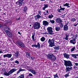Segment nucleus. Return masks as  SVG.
<instances>
[{
    "label": "nucleus",
    "instance_id": "nucleus-1",
    "mask_svg": "<svg viewBox=\"0 0 78 78\" xmlns=\"http://www.w3.org/2000/svg\"><path fill=\"white\" fill-rule=\"evenodd\" d=\"M54 39H49L48 41V43L49 44V45L50 47H54L55 46V44Z\"/></svg>",
    "mask_w": 78,
    "mask_h": 78
},
{
    "label": "nucleus",
    "instance_id": "nucleus-2",
    "mask_svg": "<svg viewBox=\"0 0 78 78\" xmlns=\"http://www.w3.org/2000/svg\"><path fill=\"white\" fill-rule=\"evenodd\" d=\"M64 65L66 67H70V66H73V64L70 61H66L64 62Z\"/></svg>",
    "mask_w": 78,
    "mask_h": 78
},
{
    "label": "nucleus",
    "instance_id": "nucleus-3",
    "mask_svg": "<svg viewBox=\"0 0 78 78\" xmlns=\"http://www.w3.org/2000/svg\"><path fill=\"white\" fill-rule=\"evenodd\" d=\"M47 57L52 61H55L56 60V57L54 55L52 54L51 55L50 54H48L47 55Z\"/></svg>",
    "mask_w": 78,
    "mask_h": 78
},
{
    "label": "nucleus",
    "instance_id": "nucleus-4",
    "mask_svg": "<svg viewBox=\"0 0 78 78\" xmlns=\"http://www.w3.org/2000/svg\"><path fill=\"white\" fill-rule=\"evenodd\" d=\"M48 33H46V34H53V29L52 27H49L47 28Z\"/></svg>",
    "mask_w": 78,
    "mask_h": 78
},
{
    "label": "nucleus",
    "instance_id": "nucleus-5",
    "mask_svg": "<svg viewBox=\"0 0 78 78\" xmlns=\"http://www.w3.org/2000/svg\"><path fill=\"white\" fill-rule=\"evenodd\" d=\"M34 27L35 29H39L41 27L40 26V23L38 22H36L34 23Z\"/></svg>",
    "mask_w": 78,
    "mask_h": 78
},
{
    "label": "nucleus",
    "instance_id": "nucleus-6",
    "mask_svg": "<svg viewBox=\"0 0 78 78\" xmlns=\"http://www.w3.org/2000/svg\"><path fill=\"white\" fill-rule=\"evenodd\" d=\"M24 0H19V2H16V4L18 5H19L20 6H23L24 5L25 3L24 2H23Z\"/></svg>",
    "mask_w": 78,
    "mask_h": 78
},
{
    "label": "nucleus",
    "instance_id": "nucleus-7",
    "mask_svg": "<svg viewBox=\"0 0 78 78\" xmlns=\"http://www.w3.org/2000/svg\"><path fill=\"white\" fill-rule=\"evenodd\" d=\"M28 70L29 72H31V73H33L34 75H36V74L37 73V72L34 69H28Z\"/></svg>",
    "mask_w": 78,
    "mask_h": 78
},
{
    "label": "nucleus",
    "instance_id": "nucleus-8",
    "mask_svg": "<svg viewBox=\"0 0 78 78\" xmlns=\"http://www.w3.org/2000/svg\"><path fill=\"white\" fill-rule=\"evenodd\" d=\"M5 33H6L7 35L9 36V37H12V34L9 32V30H6L5 31Z\"/></svg>",
    "mask_w": 78,
    "mask_h": 78
},
{
    "label": "nucleus",
    "instance_id": "nucleus-9",
    "mask_svg": "<svg viewBox=\"0 0 78 78\" xmlns=\"http://www.w3.org/2000/svg\"><path fill=\"white\" fill-rule=\"evenodd\" d=\"M69 33H66L65 34L66 37H64L63 38V39H65V40H66V41H68V40H69V38L68 37H69Z\"/></svg>",
    "mask_w": 78,
    "mask_h": 78
},
{
    "label": "nucleus",
    "instance_id": "nucleus-10",
    "mask_svg": "<svg viewBox=\"0 0 78 78\" xmlns=\"http://www.w3.org/2000/svg\"><path fill=\"white\" fill-rule=\"evenodd\" d=\"M3 56L4 58H6V57H7V58H11V56H12V54H7L3 55Z\"/></svg>",
    "mask_w": 78,
    "mask_h": 78
},
{
    "label": "nucleus",
    "instance_id": "nucleus-11",
    "mask_svg": "<svg viewBox=\"0 0 78 78\" xmlns=\"http://www.w3.org/2000/svg\"><path fill=\"white\" fill-rule=\"evenodd\" d=\"M18 44L21 47H22V48H23V47H25V45L24 44H23V43L21 41H19L18 42Z\"/></svg>",
    "mask_w": 78,
    "mask_h": 78
},
{
    "label": "nucleus",
    "instance_id": "nucleus-12",
    "mask_svg": "<svg viewBox=\"0 0 78 78\" xmlns=\"http://www.w3.org/2000/svg\"><path fill=\"white\" fill-rule=\"evenodd\" d=\"M17 70L16 69L14 68L12 69L11 70L9 71V73L10 74H12V73H13L14 72H16Z\"/></svg>",
    "mask_w": 78,
    "mask_h": 78
},
{
    "label": "nucleus",
    "instance_id": "nucleus-13",
    "mask_svg": "<svg viewBox=\"0 0 78 78\" xmlns=\"http://www.w3.org/2000/svg\"><path fill=\"white\" fill-rule=\"evenodd\" d=\"M63 30L64 31H67L68 30H69V27L67 24H66L64 26Z\"/></svg>",
    "mask_w": 78,
    "mask_h": 78
},
{
    "label": "nucleus",
    "instance_id": "nucleus-14",
    "mask_svg": "<svg viewBox=\"0 0 78 78\" xmlns=\"http://www.w3.org/2000/svg\"><path fill=\"white\" fill-rule=\"evenodd\" d=\"M70 42L71 44H73L74 45L76 44V40L74 39L71 40L70 41Z\"/></svg>",
    "mask_w": 78,
    "mask_h": 78
},
{
    "label": "nucleus",
    "instance_id": "nucleus-15",
    "mask_svg": "<svg viewBox=\"0 0 78 78\" xmlns=\"http://www.w3.org/2000/svg\"><path fill=\"white\" fill-rule=\"evenodd\" d=\"M56 22H57V23H61L62 22V20L60 18H57L56 19Z\"/></svg>",
    "mask_w": 78,
    "mask_h": 78
},
{
    "label": "nucleus",
    "instance_id": "nucleus-16",
    "mask_svg": "<svg viewBox=\"0 0 78 78\" xmlns=\"http://www.w3.org/2000/svg\"><path fill=\"white\" fill-rule=\"evenodd\" d=\"M41 18V16L39 14L35 16V19L36 20H39Z\"/></svg>",
    "mask_w": 78,
    "mask_h": 78
},
{
    "label": "nucleus",
    "instance_id": "nucleus-17",
    "mask_svg": "<svg viewBox=\"0 0 78 78\" xmlns=\"http://www.w3.org/2000/svg\"><path fill=\"white\" fill-rule=\"evenodd\" d=\"M72 69V67L69 68L67 67V66H66V72H69L70 69Z\"/></svg>",
    "mask_w": 78,
    "mask_h": 78
},
{
    "label": "nucleus",
    "instance_id": "nucleus-18",
    "mask_svg": "<svg viewBox=\"0 0 78 78\" xmlns=\"http://www.w3.org/2000/svg\"><path fill=\"white\" fill-rule=\"evenodd\" d=\"M44 7H43L42 8L43 10H45L47 8H48V4H44Z\"/></svg>",
    "mask_w": 78,
    "mask_h": 78
},
{
    "label": "nucleus",
    "instance_id": "nucleus-19",
    "mask_svg": "<svg viewBox=\"0 0 78 78\" xmlns=\"http://www.w3.org/2000/svg\"><path fill=\"white\" fill-rule=\"evenodd\" d=\"M63 55L64 58H66L67 59H69V56H70L69 55L66 54H64Z\"/></svg>",
    "mask_w": 78,
    "mask_h": 78
},
{
    "label": "nucleus",
    "instance_id": "nucleus-20",
    "mask_svg": "<svg viewBox=\"0 0 78 78\" xmlns=\"http://www.w3.org/2000/svg\"><path fill=\"white\" fill-rule=\"evenodd\" d=\"M48 22H47V21H44L43 22V25L45 26H47V25H48Z\"/></svg>",
    "mask_w": 78,
    "mask_h": 78
},
{
    "label": "nucleus",
    "instance_id": "nucleus-21",
    "mask_svg": "<svg viewBox=\"0 0 78 78\" xmlns=\"http://www.w3.org/2000/svg\"><path fill=\"white\" fill-rule=\"evenodd\" d=\"M69 3H66L65 4L63 5L64 6H67V8H70V6H69Z\"/></svg>",
    "mask_w": 78,
    "mask_h": 78
},
{
    "label": "nucleus",
    "instance_id": "nucleus-22",
    "mask_svg": "<svg viewBox=\"0 0 78 78\" xmlns=\"http://www.w3.org/2000/svg\"><path fill=\"white\" fill-rule=\"evenodd\" d=\"M78 35L77 34H76L73 37V39L75 40H76L78 38Z\"/></svg>",
    "mask_w": 78,
    "mask_h": 78
},
{
    "label": "nucleus",
    "instance_id": "nucleus-23",
    "mask_svg": "<svg viewBox=\"0 0 78 78\" xmlns=\"http://www.w3.org/2000/svg\"><path fill=\"white\" fill-rule=\"evenodd\" d=\"M45 11H46V12H43V14H44V15H45V16H46L47 15H48V14H49V12H48V10H47Z\"/></svg>",
    "mask_w": 78,
    "mask_h": 78
},
{
    "label": "nucleus",
    "instance_id": "nucleus-24",
    "mask_svg": "<svg viewBox=\"0 0 78 78\" xmlns=\"http://www.w3.org/2000/svg\"><path fill=\"white\" fill-rule=\"evenodd\" d=\"M60 48L59 46L58 45L56 46L54 48L55 50H59Z\"/></svg>",
    "mask_w": 78,
    "mask_h": 78
},
{
    "label": "nucleus",
    "instance_id": "nucleus-25",
    "mask_svg": "<svg viewBox=\"0 0 78 78\" xmlns=\"http://www.w3.org/2000/svg\"><path fill=\"white\" fill-rule=\"evenodd\" d=\"M55 29L56 31H58L60 30V27H59L56 26L55 27Z\"/></svg>",
    "mask_w": 78,
    "mask_h": 78
},
{
    "label": "nucleus",
    "instance_id": "nucleus-26",
    "mask_svg": "<svg viewBox=\"0 0 78 78\" xmlns=\"http://www.w3.org/2000/svg\"><path fill=\"white\" fill-rule=\"evenodd\" d=\"M41 45L40 44H39V43L38 42L37 44V45H36V48H37L38 47V48H41Z\"/></svg>",
    "mask_w": 78,
    "mask_h": 78
},
{
    "label": "nucleus",
    "instance_id": "nucleus-27",
    "mask_svg": "<svg viewBox=\"0 0 78 78\" xmlns=\"http://www.w3.org/2000/svg\"><path fill=\"white\" fill-rule=\"evenodd\" d=\"M31 54L30 52H27L26 54V56L27 58H28V57L30 56Z\"/></svg>",
    "mask_w": 78,
    "mask_h": 78
},
{
    "label": "nucleus",
    "instance_id": "nucleus-28",
    "mask_svg": "<svg viewBox=\"0 0 78 78\" xmlns=\"http://www.w3.org/2000/svg\"><path fill=\"white\" fill-rule=\"evenodd\" d=\"M71 55L72 57H73L74 58H75V59H76V58H77V57H76L77 55L76 54H71Z\"/></svg>",
    "mask_w": 78,
    "mask_h": 78
},
{
    "label": "nucleus",
    "instance_id": "nucleus-29",
    "mask_svg": "<svg viewBox=\"0 0 78 78\" xmlns=\"http://www.w3.org/2000/svg\"><path fill=\"white\" fill-rule=\"evenodd\" d=\"M25 69H20L17 72L16 74H19V73H20V71H25Z\"/></svg>",
    "mask_w": 78,
    "mask_h": 78
},
{
    "label": "nucleus",
    "instance_id": "nucleus-30",
    "mask_svg": "<svg viewBox=\"0 0 78 78\" xmlns=\"http://www.w3.org/2000/svg\"><path fill=\"white\" fill-rule=\"evenodd\" d=\"M35 36V34H32V39L33 41H35V39H34V36Z\"/></svg>",
    "mask_w": 78,
    "mask_h": 78
},
{
    "label": "nucleus",
    "instance_id": "nucleus-31",
    "mask_svg": "<svg viewBox=\"0 0 78 78\" xmlns=\"http://www.w3.org/2000/svg\"><path fill=\"white\" fill-rule=\"evenodd\" d=\"M45 40V38L44 37H43L41 39V41L42 42H44Z\"/></svg>",
    "mask_w": 78,
    "mask_h": 78
},
{
    "label": "nucleus",
    "instance_id": "nucleus-32",
    "mask_svg": "<svg viewBox=\"0 0 78 78\" xmlns=\"http://www.w3.org/2000/svg\"><path fill=\"white\" fill-rule=\"evenodd\" d=\"M27 7H25L24 8L23 11L25 13H27Z\"/></svg>",
    "mask_w": 78,
    "mask_h": 78
},
{
    "label": "nucleus",
    "instance_id": "nucleus-33",
    "mask_svg": "<svg viewBox=\"0 0 78 78\" xmlns=\"http://www.w3.org/2000/svg\"><path fill=\"white\" fill-rule=\"evenodd\" d=\"M71 22H75V21H76V19L74 18H71Z\"/></svg>",
    "mask_w": 78,
    "mask_h": 78
},
{
    "label": "nucleus",
    "instance_id": "nucleus-34",
    "mask_svg": "<svg viewBox=\"0 0 78 78\" xmlns=\"http://www.w3.org/2000/svg\"><path fill=\"white\" fill-rule=\"evenodd\" d=\"M53 17H54L53 15L51 14V15H49L48 18H49V19H52V18H53Z\"/></svg>",
    "mask_w": 78,
    "mask_h": 78
},
{
    "label": "nucleus",
    "instance_id": "nucleus-35",
    "mask_svg": "<svg viewBox=\"0 0 78 78\" xmlns=\"http://www.w3.org/2000/svg\"><path fill=\"white\" fill-rule=\"evenodd\" d=\"M24 74H21V75L20 76L19 78H24Z\"/></svg>",
    "mask_w": 78,
    "mask_h": 78
},
{
    "label": "nucleus",
    "instance_id": "nucleus-36",
    "mask_svg": "<svg viewBox=\"0 0 78 78\" xmlns=\"http://www.w3.org/2000/svg\"><path fill=\"white\" fill-rule=\"evenodd\" d=\"M5 75L6 76H9L10 75H11V74H10L9 72L8 73H5Z\"/></svg>",
    "mask_w": 78,
    "mask_h": 78
},
{
    "label": "nucleus",
    "instance_id": "nucleus-37",
    "mask_svg": "<svg viewBox=\"0 0 78 78\" xmlns=\"http://www.w3.org/2000/svg\"><path fill=\"white\" fill-rule=\"evenodd\" d=\"M15 56H16V58H18V56H19V53L18 52L16 53L15 54Z\"/></svg>",
    "mask_w": 78,
    "mask_h": 78
},
{
    "label": "nucleus",
    "instance_id": "nucleus-38",
    "mask_svg": "<svg viewBox=\"0 0 78 78\" xmlns=\"http://www.w3.org/2000/svg\"><path fill=\"white\" fill-rule=\"evenodd\" d=\"M50 22L51 23H55V21L54 20H50Z\"/></svg>",
    "mask_w": 78,
    "mask_h": 78
},
{
    "label": "nucleus",
    "instance_id": "nucleus-39",
    "mask_svg": "<svg viewBox=\"0 0 78 78\" xmlns=\"http://www.w3.org/2000/svg\"><path fill=\"white\" fill-rule=\"evenodd\" d=\"M60 27H61V28H62L63 27V26H64V25L63 24V23H60Z\"/></svg>",
    "mask_w": 78,
    "mask_h": 78
},
{
    "label": "nucleus",
    "instance_id": "nucleus-40",
    "mask_svg": "<svg viewBox=\"0 0 78 78\" xmlns=\"http://www.w3.org/2000/svg\"><path fill=\"white\" fill-rule=\"evenodd\" d=\"M15 63H16V64H19V62L17 60H16L14 62Z\"/></svg>",
    "mask_w": 78,
    "mask_h": 78
},
{
    "label": "nucleus",
    "instance_id": "nucleus-41",
    "mask_svg": "<svg viewBox=\"0 0 78 78\" xmlns=\"http://www.w3.org/2000/svg\"><path fill=\"white\" fill-rule=\"evenodd\" d=\"M75 47H74L71 50V51H73L74 50H75Z\"/></svg>",
    "mask_w": 78,
    "mask_h": 78
},
{
    "label": "nucleus",
    "instance_id": "nucleus-42",
    "mask_svg": "<svg viewBox=\"0 0 78 78\" xmlns=\"http://www.w3.org/2000/svg\"><path fill=\"white\" fill-rule=\"evenodd\" d=\"M69 76V73L66 74L65 75L66 78H67V76Z\"/></svg>",
    "mask_w": 78,
    "mask_h": 78
},
{
    "label": "nucleus",
    "instance_id": "nucleus-43",
    "mask_svg": "<svg viewBox=\"0 0 78 78\" xmlns=\"http://www.w3.org/2000/svg\"><path fill=\"white\" fill-rule=\"evenodd\" d=\"M31 47H36V44H33L32 45Z\"/></svg>",
    "mask_w": 78,
    "mask_h": 78
},
{
    "label": "nucleus",
    "instance_id": "nucleus-44",
    "mask_svg": "<svg viewBox=\"0 0 78 78\" xmlns=\"http://www.w3.org/2000/svg\"><path fill=\"white\" fill-rule=\"evenodd\" d=\"M28 76H33V74L31 73H30L28 75Z\"/></svg>",
    "mask_w": 78,
    "mask_h": 78
},
{
    "label": "nucleus",
    "instance_id": "nucleus-45",
    "mask_svg": "<svg viewBox=\"0 0 78 78\" xmlns=\"http://www.w3.org/2000/svg\"><path fill=\"white\" fill-rule=\"evenodd\" d=\"M6 29L7 30H10V29L9 27H6Z\"/></svg>",
    "mask_w": 78,
    "mask_h": 78
},
{
    "label": "nucleus",
    "instance_id": "nucleus-46",
    "mask_svg": "<svg viewBox=\"0 0 78 78\" xmlns=\"http://www.w3.org/2000/svg\"><path fill=\"white\" fill-rule=\"evenodd\" d=\"M65 9H66V8H61V10H62L63 11H64V10Z\"/></svg>",
    "mask_w": 78,
    "mask_h": 78
},
{
    "label": "nucleus",
    "instance_id": "nucleus-47",
    "mask_svg": "<svg viewBox=\"0 0 78 78\" xmlns=\"http://www.w3.org/2000/svg\"><path fill=\"white\" fill-rule=\"evenodd\" d=\"M31 59H32V60H34L35 59L34 57H31Z\"/></svg>",
    "mask_w": 78,
    "mask_h": 78
},
{
    "label": "nucleus",
    "instance_id": "nucleus-48",
    "mask_svg": "<svg viewBox=\"0 0 78 78\" xmlns=\"http://www.w3.org/2000/svg\"><path fill=\"white\" fill-rule=\"evenodd\" d=\"M38 12L39 13V14L40 15H41V11L39 10L38 11Z\"/></svg>",
    "mask_w": 78,
    "mask_h": 78
},
{
    "label": "nucleus",
    "instance_id": "nucleus-49",
    "mask_svg": "<svg viewBox=\"0 0 78 78\" xmlns=\"http://www.w3.org/2000/svg\"><path fill=\"white\" fill-rule=\"evenodd\" d=\"M61 9H58V12H61Z\"/></svg>",
    "mask_w": 78,
    "mask_h": 78
},
{
    "label": "nucleus",
    "instance_id": "nucleus-50",
    "mask_svg": "<svg viewBox=\"0 0 78 78\" xmlns=\"http://www.w3.org/2000/svg\"><path fill=\"white\" fill-rule=\"evenodd\" d=\"M10 60L11 61H13L14 58H11L10 59Z\"/></svg>",
    "mask_w": 78,
    "mask_h": 78
},
{
    "label": "nucleus",
    "instance_id": "nucleus-51",
    "mask_svg": "<svg viewBox=\"0 0 78 78\" xmlns=\"http://www.w3.org/2000/svg\"><path fill=\"white\" fill-rule=\"evenodd\" d=\"M16 20H20V17H19V18H17Z\"/></svg>",
    "mask_w": 78,
    "mask_h": 78
},
{
    "label": "nucleus",
    "instance_id": "nucleus-52",
    "mask_svg": "<svg viewBox=\"0 0 78 78\" xmlns=\"http://www.w3.org/2000/svg\"><path fill=\"white\" fill-rule=\"evenodd\" d=\"M75 64L76 66H78V63H75Z\"/></svg>",
    "mask_w": 78,
    "mask_h": 78
},
{
    "label": "nucleus",
    "instance_id": "nucleus-53",
    "mask_svg": "<svg viewBox=\"0 0 78 78\" xmlns=\"http://www.w3.org/2000/svg\"><path fill=\"white\" fill-rule=\"evenodd\" d=\"M54 65H55V66H56V65H57V63H54Z\"/></svg>",
    "mask_w": 78,
    "mask_h": 78
},
{
    "label": "nucleus",
    "instance_id": "nucleus-54",
    "mask_svg": "<svg viewBox=\"0 0 78 78\" xmlns=\"http://www.w3.org/2000/svg\"><path fill=\"white\" fill-rule=\"evenodd\" d=\"M3 53V51H0V53Z\"/></svg>",
    "mask_w": 78,
    "mask_h": 78
},
{
    "label": "nucleus",
    "instance_id": "nucleus-55",
    "mask_svg": "<svg viewBox=\"0 0 78 78\" xmlns=\"http://www.w3.org/2000/svg\"><path fill=\"white\" fill-rule=\"evenodd\" d=\"M43 45H44V44H41V48L43 47Z\"/></svg>",
    "mask_w": 78,
    "mask_h": 78
},
{
    "label": "nucleus",
    "instance_id": "nucleus-56",
    "mask_svg": "<svg viewBox=\"0 0 78 78\" xmlns=\"http://www.w3.org/2000/svg\"><path fill=\"white\" fill-rule=\"evenodd\" d=\"M2 24H0V28H2Z\"/></svg>",
    "mask_w": 78,
    "mask_h": 78
},
{
    "label": "nucleus",
    "instance_id": "nucleus-57",
    "mask_svg": "<svg viewBox=\"0 0 78 78\" xmlns=\"http://www.w3.org/2000/svg\"><path fill=\"white\" fill-rule=\"evenodd\" d=\"M18 34H20V32H18Z\"/></svg>",
    "mask_w": 78,
    "mask_h": 78
},
{
    "label": "nucleus",
    "instance_id": "nucleus-58",
    "mask_svg": "<svg viewBox=\"0 0 78 78\" xmlns=\"http://www.w3.org/2000/svg\"><path fill=\"white\" fill-rule=\"evenodd\" d=\"M27 69H30V67H29V66H27Z\"/></svg>",
    "mask_w": 78,
    "mask_h": 78
},
{
    "label": "nucleus",
    "instance_id": "nucleus-59",
    "mask_svg": "<svg viewBox=\"0 0 78 78\" xmlns=\"http://www.w3.org/2000/svg\"><path fill=\"white\" fill-rule=\"evenodd\" d=\"M71 36H73V34H71Z\"/></svg>",
    "mask_w": 78,
    "mask_h": 78
},
{
    "label": "nucleus",
    "instance_id": "nucleus-60",
    "mask_svg": "<svg viewBox=\"0 0 78 78\" xmlns=\"http://www.w3.org/2000/svg\"><path fill=\"white\" fill-rule=\"evenodd\" d=\"M41 1H45V0H40Z\"/></svg>",
    "mask_w": 78,
    "mask_h": 78
},
{
    "label": "nucleus",
    "instance_id": "nucleus-61",
    "mask_svg": "<svg viewBox=\"0 0 78 78\" xmlns=\"http://www.w3.org/2000/svg\"><path fill=\"white\" fill-rule=\"evenodd\" d=\"M62 8V7H61V6L60 7V9H61V8Z\"/></svg>",
    "mask_w": 78,
    "mask_h": 78
},
{
    "label": "nucleus",
    "instance_id": "nucleus-62",
    "mask_svg": "<svg viewBox=\"0 0 78 78\" xmlns=\"http://www.w3.org/2000/svg\"><path fill=\"white\" fill-rule=\"evenodd\" d=\"M75 78H78V76L76 77Z\"/></svg>",
    "mask_w": 78,
    "mask_h": 78
},
{
    "label": "nucleus",
    "instance_id": "nucleus-63",
    "mask_svg": "<svg viewBox=\"0 0 78 78\" xmlns=\"http://www.w3.org/2000/svg\"><path fill=\"white\" fill-rule=\"evenodd\" d=\"M30 27H31V25H30Z\"/></svg>",
    "mask_w": 78,
    "mask_h": 78
},
{
    "label": "nucleus",
    "instance_id": "nucleus-64",
    "mask_svg": "<svg viewBox=\"0 0 78 78\" xmlns=\"http://www.w3.org/2000/svg\"><path fill=\"white\" fill-rule=\"evenodd\" d=\"M0 78H3V77H1Z\"/></svg>",
    "mask_w": 78,
    "mask_h": 78
}]
</instances>
